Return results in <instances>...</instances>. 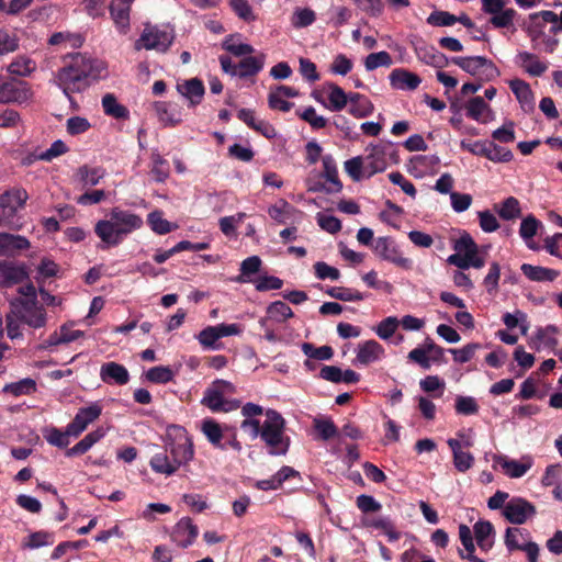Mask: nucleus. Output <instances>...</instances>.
Here are the masks:
<instances>
[{
	"label": "nucleus",
	"instance_id": "f257e3e1",
	"mask_svg": "<svg viewBox=\"0 0 562 562\" xmlns=\"http://www.w3.org/2000/svg\"><path fill=\"white\" fill-rule=\"evenodd\" d=\"M285 419L274 409L265 412V420L246 422L240 424V428L249 435L251 439L260 437L271 456H285L289 451L291 439L285 434Z\"/></svg>",
	"mask_w": 562,
	"mask_h": 562
},
{
	"label": "nucleus",
	"instance_id": "aec40b11",
	"mask_svg": "<svg viewBox=\"0 0 562 562\" xmlns=\"http://www.w3.org/2000/svg\"><path fill=\"white\" fill-rule=\"evenodd\" d=\"M508 83L521 109L525 112H531L535 109V98L529 83L518 78L510 80Z\"/></svg>",
	"mask_w": 562,
	"mask_h": 562
},
{
	"label": "nucleus",
	"instance_id": "a211bd4d",
	"mask_svg": "<svg viewBox=\"0 0 562 562\" xmlns=\"http://www.w3.org/2000/svg\"><path fill=\"white\" fill-rule=\"evenodd\" d=\"M494 461L501 465L504 473L512 479L524 476L532 467L530 457H522L520 460H512L505 456H495Z\"/></svg>",
	"mask_w": 562,
	"mask_h": 562
},
{
	"label": "nucleus",
	"instance_id": "4468645a",
	"mask_svg": "<svg viewBox=\"0 0 562 562\" xmlns=\"http://www.w3.org/2000/svg\"><path fill=\"white\" fill-rule=\"evenodd\" d=\"M503 515L509 522L521 525L536 515V508L530 502L514 497L506 503Z\"/></svg>",
	"mask_w": 562,
	"mask_h": 562
},
{
	"label": "nucleus",
	"instance_id": "6ab92c4d",
	"mask_svg": "<svg viewBox=\"0 0 562 562\" xmlns=\"http://www.w3.org/2000/svg\"><path fill=\"white\" fill-rule=\"evenodd\" d=\"M389 79L392 88L397 90L413 91L416 90L422 82V79L418 75L404 68L393 69L389 76Z\"/></svg>",
	"mask_w": 562,
	"mask_h": 562
},
{
	"label": "nucleus",
	"instance_id": "ea45409f",
	"mask_svg": "<svg viewBox=\"0 0 562 562\" xmlns=\"http://www.w3.org/2000/svg\"><path fill=\"white\" fill-rule=\"evenodd\" d=\"M105 172L100 167H89L87 165L78 168L76 176L82 187H93L97 186L101 179H103Z\"/></svg>",
	"mask_w": 562,
	"mask_h": 562
},
{
	"label": "nucleus",
	"instance_id": "79ce46f5",
	"mask_svg": "<svg viewBox=\"0 0 562 562\" xmlns=\"http://www.w3.org/2000/svg\"><path fill=\"white\" fill-rule=\"evenodd\" d=\"M261 265L262 261L258 256L246 258L240 263V274L236 278V281L239 283L254 282L255 280H252L251 277L259 272Z\"/></svg>",
	"mask_w": 562,
	"mask_h": 562
},
{
	"label": "nucleus",
	"instance_id": "dca6fc26",
	"mask_svg": "<svg viewBox=\"0 0 562 562\" xmlns=\"http://www.w3.org/2000/svg\"><path fill=\"white\" fill-rule=\"evenodd\" d=\"M385 356L383 346L376 340L370 339L358 345L356 349L355 363L359 366H369L381 361Z\"/></svg>",
	"mask_w": 562,
	"mask_h": 562
},
{
	"label": "nucleus",
	"instance_id": "3c124183",
	"mask_svg": "<svg viewBox=\"0 0 562 562\" xmlns=\"http://www.w3.org/2000/svg\"><path fill=\"white\" fill-rule=\"evenodd\" d=\"M328 108L331 111H340L347 105L348 95L339 86L330 83L328 85Z\"/></svg>",
	"mask_w": 562,
	"mask_h": 562
},
{
	"label": "nucleus",
	"instance_id": "49530a36",
	"mask_svg": "<svg viewBox=\"0 0 562 562\" xmlns=\"http://www.w3.org/2000/svg\"><path fill=\"white\" fill-rule=\"evenodd\" d=\"M228 3L233 12L244 22L256 21L257 15L248 0H228Z\"/></svg>",
	"mask_w": 562,
	"mask_h": 562
},
{
	"label": "nucleus",
	"instance_id": "9b49d317",
	"mask_svg": "<svg viewBox=\"0 0 562 562\" xmlns=\"http://www.w3.org/2000/svg\"><path fill=\"white\" fill-rule=\"evenodd\" d=\"M373 252L382 260L392 262L403 269L412 268V260L402 255L395 243L389 237H379L372 245Z\"/></svg>",
	"mask_w": 562,
	"mask_h": 562
},
{
	"label": "nucleus",
	"instance_id": "4d7b16f0",
	"mask_svg": "<svg viewBox=\"0 0 562 562\" xmlns=\"http://www.w3.org/2000/svg\"><path fill=\"white\" fill-rule=\"evenodd\" d=\"M55 541L54 535L47 531H36L31 533L23 547L29 549H38L41 547L52 546Z\"/></svg>",
	"mask_w": 562,
	"mask_h": 562
},
{
	"label": "nucleus",
	"instance_id": "8fccbe9b",
	"mask_svg": "<svg viewBox=\"0 0 562 562\" xmlns=\"http://www.w3.org/2000/svg\"><path fill=\"white\" fill-rule=\"evenodd\" d=\"M263 67V61L257 57L248 56L237 65V76L247 78L258 74Z\"/></svg>",
	"mask_w": 562,
	"mask_h": 562
},
{
	"label": "nucleus",
	"instance_id": "20e7f679",
	"mask_svg": "<svg viewBox=\"0 0 562 562\" xmlns=\"http://www.w3.org/2000/svg\"><path fill=\"white\" fill-rule=\"evenodd\" d=\"M453 248L456 252L448 257V263L461 270H467L471 267L475 269L484 267L485 260L479 255L477 245L469 234H464L456 240Z\"/></svg>",
	"mask_w": 562,
	"mask_h": 562
},
{
	"label": "nucleus",
	"instance_id": "4c0bfd02",
	"mask_svg": "<svg viewBox=\"0 0 562 562\" xmlns=\"http://www.w3.org/2000/svg\"><path fill=\"white\" fill-rule=\"evenodd\" d=\"M201 430L207 440L221 450H226V445L222 442L223 430L218 423L213 419H205L202 422Z\"/></svg>",
	"mask_w": 562,
	"mask_h": 562
},
{
	"label": "nucleus",
	"instance_id": "b1692460",
	"mask_svg": "<svg viewBox=\"0 0 562 562\" xmlns=\"http://www.w3.org/2000/svg\"><path fill=\"white\" fill-rule=\"evenodd\" d=\"M293 311L283 301H274L267 306L266 315L260 321H267L270 325H281L293 317Z\"/></svg>",
	"mask_w": 562,
	"mask_h": 562
},
{
	"label": "nucleus",
	"instance_id": "7c9ffc66",
	"mask_svg": "<svg viewBox=\"0 0 562 562\" xmlns=\"http://www.w3.org/2000/svg\"><path fill=\"white\" fill-rule=\"evenodd\" d=\"M417 58L429 66L436 67V68H442L447 65L448 59L447 57L438 52L435 47L428 46V45H422L416 47L415 49Z\"/></svg>",
	"mask_w": 562,
	"mask_h": 562
},
{
	"label": "nucleus",
	"instance_id": "37998d69",
	"mask_svg": "<svg viewBox=\"0 0 562 562\" xmlns=\"http://www.w3.org/2000/svg\"><path fill=\"white\" fill-rule=\"evenodd\" d=\"M83 335L81 330H75L64 325L58 331L53 333L46 340L47 346H58L71 342Z\"/></svg>",
	"mask_w": 562,
	"mask_h": 562
},
{
	"label": "nucleus",
	"instance_id": "f03ea898",
	"mask_svg": "<svg viewBox=\"0 0 562 562\" xmlns=\"http://www.w3.org/2000/svg\"><path fill=\"white\" fill-rule=\"evenodd\" d=\"M143 218L120 207H113L108 217L100 220L94 225V233L106 247H115L123 239L143 226Z\"/></svg>",
	"mask_w": 562,
	"mask_h": 562
},
{
	"label": "nucleus",
	"instance_id": "a878e982",
	"mask_svg": "<svg viewBox=\"0 0 562 562\" xmlns=\"http://www.w3.org/2000/svg\"><path fill=\"white\" fill-rule=\"evenodd\" d=\"M155 111L158 120L166 126H175L182 121L181 111L177 104L156 102Z\"/></svg>",
	"mask_w": 562,
	"mask_h": 562
},
{
	"label": "nucleus",
	"instance_id": "4be33fe9",
	"mask_svg": "<svg viewBox=\"0 0 562 562\" xmlns=\"http://www.w3.org/2000/svg\"><path fill=\"white\" fill-rule=\"evenodd\" d=\"M100 379L104 383H116L124 385L130 381V373L127 369L117 362L111 361L104 363L100 369Z\"/></svg>",
	"mask_w": 562,
	"mask_h": 562
},
{
	"label": "nucleus",
	"instance_id": "a19ab883",
	"mask_svg": "<svg viewBox=\"0 0 562 562\" xmlns=\"http://www.w3.org/2000/svg\"><path fill=\"white\" fill-rule=\"evenodd\" d=\"M36 69V63L32 58L20 55L15 59H13L9 66L8 71L11 75L26 77L30 76Z\"/></svg>",
	"mask_w": 562,
	"mask_h": 562
},
{
	"label": "nucleus",
	"instance_id": "39448f33",
	"mask_svg": "<svg viewBox=\"0 0 562 562\" xmlns=\"http://www.w3.org/2000/svg\"><path fill=\"white\" fill-rule=\"evenodd\" d=\"M236 387L226 380H215L205 390L201 404L210 408L212 412H229L239 407L238 401H227L225 395L234 394Z\"/></svg>",
	"mask_w": 562,
	"mask_h": 562
},
{
	"label": "nucleus",
	"instance_id": "338daca9",
	"mask_svg": "<svg viewBox=\"0 0 562 562\" xmlns=\"http://www.w3.org/2000/svg\"><path fill=\"white\" fill-rule=\"evenodd\" d=\"M147 222L150 228L160 235L167 234L172 231L173 226L167 220L162 217L160 211H154L148 214Z\"/></svg>",
	"mask_w": 562,
	"mask_h": 562
},
{
	"label": "nucleus",
	"instance_id": "c03bdc74",
	"mask_svg": "<svg viewBox=\"0 0 562 562\" xmlns=\"http://www.w3.org/2000/svg\"><path fill=\"white\" fill-rule=\"evenodd\" d=\"M102 108L106 115H110L114 119H127L128 110L117 102L116 98L108 93L102 98Z\"/></svg>",
	"mask_w": 562,
	"mask_h": 562
},
{
	"label": "nucleus",
	"instance_id": "58836bf2",
	"mask_svg": "<svg viewBox=\"0 0 562 562\" xmlns=\"http://www.w3.org/2000/svg\"><path fill=\"white\" fill-rule=\"evenodd\" d=\"M559 329L554 325H548L543 328H539L535 335V348L537 350L541 349L542 347H557L558 346V339L557 334Z\"/></svg>",
	"mask_w": 562,
	"mask_h": 562
},
{
	"label": "nucleus",
	"instance_id": "bf43d9fd",
	"mask_svg": "<svg viewBox=\"0 0 562 562\" xmlns=\"http://www.w3.org/2000/svg\"><path fill=\"white\" fill-rule=\"evenodd\" d=\"M477 401L472 396L459 395L456 398L454 408L457 414L463 416L475 415L479 412Z\"/></svg>",
	"mask_w": 562,
	"mask_h": 562
},
{
	"label": "nucleus",
	"instance_id": "bb28decb",
	"mask_svg": "<svg viewBox=\"0 0 562 562\" xmlns=\"http://www.w3.org/2000/svg\"><path fill=\"white\" fill-rule=\"evenodd\" d=\"M30 241L20 235L0 233V255L13 256L16 251L27 249Z\"/></svg>",
	"mask_w": 562,
	"mask_h": 562
},
{
	"label": "nucleus",
	"instance_id": "6e6d98bb",
	"mask_svg": "<svg viewBox=\"0 0 562 562\" xmlns=\"http://www.w3.org/2000/svg\"><path fill=\"white\" fill-rule=\"evenodd\" d=\"M391 65L392 57L385 50L371 53L364 59V67L368 71H372L379 67H390Z\"/></svg>",
	"mask_w": 562,
	"mask_h": 562
},
{
	"label": "nucleus",
	"instance_id": "0eeeda50",
	"mask_svg": "<svg viewBox=\"0 0 562 562\" xmlns=\"http://www.w3.org/2000/svg\"><path fill=\"white\" fill-rule=\"evenodd\" d=\"M13 314L21 323L32 327L41 328L46 324V313L37 300H15L12 303Z\"/></svg>",
	"mask_w": 562,
	"mask_h": 562
},
{
	"label": "nucleus",
	"instance_id": "6e6552de",
	"mask_svg": "<svg viewBox=\"0 0 562 562\" xmlns=\"http://www.w3.org/2000/svg\"><path fill=\"white\" fill-rule=\"evenodd\" d=\"M29 199L23 189H12L0 195V225H12L18 212L22 210Z\"/></svg>",
	"mask_w": 562,
	"mask_h": 562
},
{
	"label": "nucleus",
	"instance_id": "5fc2aeb1",
	"mask_svg": "<svg viewBox=\"0 0 562 562\" xmlns=\"http://www.w3.org/2000/svg\"><path fill=\"white\" fill-rule=\"evenodd\" d=\"M316 20L315 12L310 8H296L292 15V25L302 29L312 25Z\"/></svg>",
	"mask_w": 562,
	"mask_h": 562
},
{
	"label": "nucleus",
	"instance_id": "0e129e2a",
	"mask_svg": "<svg viewBox=\"0 0 562 562\" xmlns=\"http://www.w3.org/2000/svg\"><path fill=\"white\" fill-rule=\"evenodd\" d=\"M292 211L293 207L285 200H279L268 209V214L276 222L284 224Z\"/></svg>",
	"mask_w": 562,
	"mask_h": 562
},
{
	"label": "nucleus",
	"instance_id": "c756f323",
	"mask_svg": "<svg viewBox=\"0 0 562 562\" xmlns=\"http://www.w3.org/2000/svg\"><path fill=\"white\" fill-rule=\"evenodd\" d=\"M149 465L154 472L166 476L175 474L180 469L175 464L171 456H168V451L155 453L149 461Z\"/></svg>",
	"mask_w": 562,
	"mask_h": 562
},
{
	"label": "nucleus",
	"instance_id": "412c9836",
	"mask_svg": "<svg viewBox=\"0 0 562 562\" xmlns=\"http://www.w3.org/2000/svg\"><path fill=\"white\" fill-rule=\"evenodd\" d=\"M515 60L519 67L532 77H540L548 70V64L529 52H519Z\"/></svg>",
	"mask_w": 562,
	"mask_h": 562
},
{
	"label": "nucleus",
	"instance_id": "e2e57ef3",
	"mask_svg": "<svg viewBox=\"0 0 562 562\" xmlns=\"http://www.w3.org/2000/svg\"><path fill=\"white\" fill-rule=\"evenodd\" d=\"M488 109V104L481 97L472 98L465 105L467 115L477 122H485L482 115Z\"/></svg>",
	"mask_w": 562,
	"mask_h": 562
},
{
	"label": "nucleus",
	"instance_id": "774afa93",
	"mask_svg": "<svg viewBox=\"0 0 562 562\" xmlns=\"http://www.w3.org/2000/svg\"><path fill=\"white\" fill-rule=\"evenodd\" d=\"M540 225L541 223L533 215L525 217L519 227L520 237L528 244L537 235Z\"/></svg>",
	"mask_w": 562,
	"mask_h": 562
},
{
	"label": "nucleus",
	"instance_id": "c85d7f7f",
	"mask_svg": "<svg viewBox=\"0 0 562 562\" xmlns=\"http://www.w3.org/2000/svg\"><path fill=\"white\" fill-rule=\"evenodd\" d=\"M105 436V430L103 428H97L95 430L87 434L79 442H77L74 447L69 448L65 454L66 457H75L80 456L89 451L93 445L100 441Z\"/></svg>",
	"mask_w": 562,
	"mask_h": 562
},
{
	"label": "nucleus",
	"instance_id": "72a5a7b5",
	"mask_svg": "<svg viewBox=\"0 0 562 562\" xmlns=\"http://www.w3.org/2000/svg\"><path fill=\"white\" fill-rule=\"evenodd\" d=\"M531 540L529 531L518 527H508L505 532V546L509 552L520 551L524 542Z\"/></svg>",
	"mask_w": 562,
	"mask_h": 562
},
{
	"label": "nucleus",
	"instance_id": "052dcab7",
	"mask_svg": "<svg viewBox=\"0 0 562 562\" xmlns=\"http://www.w3.org/2000/svg\"><path fill=\"white\" fill-rule=\"evenodd\" d=\"M4 392L11 393L15 396H20L23 394H31L36 390V383L31 378L22 379L18 382H12L4 386Z\"/></svg>",
	"mask_w": 562,
	"mask_h": 562
},
{
	"label": "nucleus",
	"instance_id": "ddd939ff",
	"mask_svg": "<svg viewBox=\"0 0 562 562\" xmlns=\"http://www.w3.org/2000/svg\"><path fill=\"white\" fill-rule=\"evenodd\" d=\"M102 413V406L99 402H93L89 406L78 409L74 419L68 424V434L77 438L90 424L97 420Z\"/></svg>",
	"mask_w": 562,
	"mask_h": 562
},
{
	"label": "nucleus",
	"instance_id": "2eb2a0df",
	"mask_svg": "<svg viewBox=\"0 0 562 562\" xmlns=\"http://www.w3.org/2000/svg\"><path fill=\"white\" fill-rule=\"evenodd\" d=\"M56 80L68 98L71 93L81 91L86 87V79L79 74L71 60L58 71Z\"/></svg>",
	"mask_w": 562,
	"mask_h": 562
},
{
	"label": "nucleus",
	"instance_id": "5701e85b",
	"mask_svg": "<svg viewBox=\"0 0 562 562\" xmlns=\"http://www.w3.org/2000/svg\"><path fill=\"white\" fill-rule=\"evenodd\" d=\"M70 60L85 79L88 77L98 78L104 70L102 61L92 59L81 54H76L70 58Z\"/></svg>",
	"mask_w": 562,
	"mask_h": 562
},
{
	"label": "nucleus",
	"instance_id": "603ef678",
	"mask_svg": "<svg viewBox=\"0 0 562 562\" xmlns=\"http://www.w3.org/2000/svg\"><path fill=\"white\" fill-rule=\"evenodd\" d=\"M326 293L334 299L345 302H358L364 299V294L360 291L344 286L330 288Z\"/></svg>",
	"mask_w": 562,
	"mask_h": 562
},
{
	"label": "nucleus",
	"instance_id": "cd10ccee",
	"mask_svg": "<svg viewBox=\"0 0 562 562\" xmlns=\"http://www.w3.org/2000/svg\"><path fill=\"white\" fill-rule=\"evenodd\" d=\"M293 476H300V473L293 468L284 465L271 477L258 481L256 486L262 491L277 490L284 481Z\"/></svg>",
	"mask_w": 562,
	"mask_h": 562
},
{
	"label": "nucleus",
	"instance_id": "a18cd8bd",
	"mask_svg": "<svg viewBox=\"0 0 562 562\" xmlns=\"http://www.w3.org/2000/svg\"><path fill=\"white\" fill-rule=\"evenodd\" d=\"M322 160H323V167H324L323 176L328 182H330L333 184L331 191H336V192L340 191L342 188V184L338 179V170H337L335 159L333 158L331 155H325V156H323Z\"/></svg>",
	"mask_w": 562,
	"mask_h": 562
},
{
	"label": "nucleus",
	"instance_id": "1a4fd4ad",
	"mask_svg": "<svg viewBox=\"0 0 562 562\" xmlns=\"http://www.w3.org/2000/svg\"><path fill=\"white\" fill-rule=\"evenodd\" d=\"M175 38L172 30L160 29L157 26H146L140 38L136 43V48L155 49L166 52Z\"/></svg>",
	"mask_w": 562,
	"mask_h": 562
},
{
	"label": "nucleus",
	"instance_id": "393cba45",
	"mask_svg": "<svg viewBox=\"0 0 562 562\" xmlns=\"http://www.w3.org/2000/svg\"><path fill=\"white\" fill-rule=\"evenodd\" d=\"M27 273L23 266L12 262H0V285L10 286L23 282Z\"/></svg>",
	"mask_w": 562,
	"mask_h": 562
},
{
	"label": "nucleus",
	"instance_id": "69168bd1",
	"mask_svg": "<svg viewBox=\"0 0 562 562\" xmlns=\"http://www.w3.org/2000/svg\"><path fill=\"white\" fill-rule=\"evenodd\" d=\"M400 321L395 316H389L381 321L374 328L375 334L383 340L391 338L396 331Z\"/></svg>",
	"mask_w": 562,
	"mask_h": 562
},
{
	"label": "nucleus",
	"instance_id": "de8ad7c7",
	"mask_svg": "<svg viewBox=\"0 0 562 562\" xmlns=\"http://www.w3.org/2000/svg\"><path fill=\"white\" fill-rule=\"evenodd\" d=\"M484 157L493 162H509L514 155L512 150L493 142H487Z\"/></svg>",
	"mask_w": 562,
	"mask_h": 562
},
{
	"label": "nucleus",
	"instance_id": "f704fd0d",
	"mask_svg": "<svg viewBox=\"0 0 562 562\" xmlns=\"http://www.w3.org/2000/svg\"><path fill=\"white\" fill-rule=\"evenodd\" d=\"M131 5L112 1L110 4L111 16L121 33H126L130 27Z\"/></svg>",
	"mask_w": 562,
	"mask_h": 562
},
{
	"label": "nucleus",
	"instance_id": "864d4df0",
	"mask_svg": "<svg viewBox=\"0 0 562 562\" xmlns=\"http://www.w3.org/2000/svg\"><path fill=\"white\" fill-rule=\"evenodd\" d=\"M69 437H72L71 434H68V426L65 431L59 430L58 428L52 427L45 430L44 438L46 441L55 447L65 448L69 445Z\"/></svg>",
	"mask_w": 562,
	"mask_h": 562
},
{
	"label": "nucleus",
	"instance_id": "09e8293b",
	"mask_svg": "<svg viewBox=\"0 0 562 562\" xmlns=\"http://www.w3.org/2000/svg\"><path fill=\"white\" fill-rule=\"evenodd\" d=\"M145 376L151 383L165 384L173 380L175 371L166 366H157L147 370Z\"/></svg>",
	"mask_w": 562,
	"mask_h": 562
},
{
	"label": "nucleus",
	"instance_id": "e433bc0d",
	"mask_svg": "<svg viewBox=\"0 0 562 562\" xmlns=\"http://www.w3.org/2000/svg\"><path fill=\"white\" fill-rule=\"evenodd\" d=\"M452 452L453 465L459 472H467L474 464V456L471 452L459 449L457 442H448Z\"/></svg>",
	"mask_w": 562,
	"mask_h": 562
},
{
	"label": "nucleus",
	"instance_id": "423d86ee",
	"mask_svg": "<svg viewBox=\"0 0 562 562\" xmlns=\"http://www.w3.org/2000/svg\"><path fill=\"white\" fill-rule=\"evenodd\" d=\"M451 63L484 80H491L499 75L495 64L484 56H457L451 58Z\"/></svg>",
	"mask_w": 562,
	"mask_h": 562
},
{
	"label": "nucleus",
	"instance_id": "f8f14e48",
	"mask_svg": "<svg viewBox=\"0 0 562 562\" xmlns=\"http://www.w3.org/2000/svg\"><path fill=\"white\" fill-rule=\"evenodd\" d=\"M530 24L528 26V32L532 41H536L541 33H543V27L547 23L550 24L549 32L551 34H557L562 31V19L560 14L558 15L553 11L544 10L540 12H536L530 14Z\"/></svg>",
	"mask_w": 562,
	"mask_h": 562
},
{
	"label": "nucleus",
	"instance_id": "f3484780",
	"mask_svg": "<svg viewBox=\"0 0 562 562\" xmlns=\"http://www.w3.org/2000/svg\"><path fill=\"white\" fill-rule=\"evenodd\" d=\"M199 535L198 527L188 518H181L175 526L171 539L180 548L191 546Z\"/></svg>",
	"mask_w": 562,
	"mask_h": 562
},
{
	"label": "nucleus",
	"instance_id": "7ed1b4c3",
	"mask_svg": "<svg viewBox=\"0 0 562 562\" xmlns=\"http://www.w3.org/2000/svg\"><path fill=\"white\" fill-rule=\"evenodd\" d=\"M166 451L179 468L188 464L194 458L192 438L183 427L172 425L167 428Z\"/></svg>",
	"mask_w": 562,
	"mask_h": 562
},
{
	"label": "nucleus",
	"instance_id": "2f4dec72",
	"mask_svg": "<svg viewBox=\"0 0 562 562\" xmlns=\"http://www.w3.org/2000/svg\"><path fill=\"white\" fill-rule=\"evenodd\" d=\"M177 88L190 101L191 105L199 104L204 95V86L198 78L186 80L183 83L178 85Z\"/></svg>",
	"mask_w": 562,
	"mask_h": 562
},
{
	"label": "nucleus",
	"instance_id": "680f3d73",
	"mask_svg": "<svg viewBox=\"0 0 562 562\" xmlns=\"http://www.w3.org/2000/svg\"><path fill=\"white\" fill-rule=\"evenodd\" d=\"M314 428L322 440H329L338 435V429L329 418H315Z\"/></svg>",
	"mask_w": 562,
	"mask_h": 562
},
{
	"label": "nucleus",
	"instance_id": "c9c22d12",
	"mask_svg": "<svg viewBox=\"0 0 562 562\" xmlns=\"http://www.w3.org/2000/svg\"><path fill=\"white\" fill-rule=\"evenodd\" d=\"M522 273L531 281H553L558 278L559 272L553 269L532 266L529 263L521 265Z\"/></svg>",
	"mask_w": 562,
	"mask_h": 562
},
{
	"label": "nucleus",
	"instance_id": "13d9d810",
	"mask_svg": "<svg viewBox=\"0 0 562 562\" xmlns=\"http://www.w3.org/2000/svg\"><path fill=\"white\" fill-rule=\"evenodd\" d=\"M498 214L503 220L506 221L519 217L521 215L519 201L514 196L505 199L498 210Z\"/></svg>",
	"mask_w": 562,
	"mask_h": 562
},
{
	"label": "nucleus",
	"instance_id": "9d476101",
	"mask_svg": "<svg viewBox=\"0 0 562 562\" xmlns=\"http://www.w3.org/2000/svg\"><path fill=\"white\" fill-rule=\"evenodd\" d=\"M391 162H397V154L392 143L373 146L371 153L366 157V169L369 176L382 172Z\"/></svg>",
	"mask_w": 562,
	"mask_h": 562
},
{
	"label": "nucleus",
	"instance_id": "473e14b6",
	"mask_svg": "<svg viewBox=\"0 0 562 562\" xmlns=\"http://www.w3.org/2000/svg\"><path fill=\"white\" fill-rule=\"evenodd\" d=\"M475 540L482 551H488L493 544V525L490 521L480 520L473 527Z\"/></svg>",
	"mask_w": 562,
	"mask_h": 562
}]
</instances>
